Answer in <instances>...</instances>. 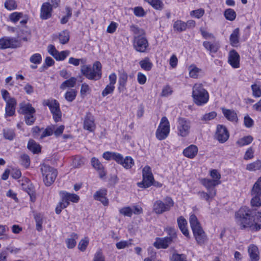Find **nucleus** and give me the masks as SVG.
<instances>
[{"label":"nucleus","instance_id":"nucleus-14","mask_svg":"<svg viewBox=\"0 0 261 261\" xmlns=\"http://www.w3.org/2000/svg\"><path fill=\"white\" fill-rule=\"evenodd\" d=\"M17 43L15 38L4 37L0 39V49L16 48L18 46Z\"/></svg>","mask_w":261,"mask_h":261},{"label":"nucleus","instance_id":"nucleus-45","mask_svg":"<svg viewBox=\"0 0 261 261\" xmlns=\"http://www.w3.org/2000/svg\"><path fill=\"white\" fill-rule=\"evenodd\" d=\"M253 141V138L251 136L244 137L237 142V144L240 146H243L249 144Z\"/></svg>","mask_w":261,"mask_h":261},{"label":"nucleus","instance_id":"nucleus-60","mask_svg":"<svg viewBox=\"0 0 261 261\" xmlns=\"http://www.w3.org/2000/svg\"><path fill=\"white\" fill-rule=\"evenodd\" d=\"M204 13V10L202 9H199L195 10H193L190 12V15L197 18L201 17Z\"/></svg>","mask_w":261,"mask_h":261},{"label":"nucleus","instance_id":"nucleus-26","mask_svg":"<svg viewBox=\"0 0 261 261\" xmlns=\"http://www.w3.org/2000/svg\"><path fill=\"white\" fill-rule=\"evenodd\" d=\"M177 224L179 228L184 236L188 237L189 236V231L187 228V220L182 216L179 217L177 219Z\"/></svg>","mask_w":261,"mask_h":261},{"label":"nucleus","instance_id":"nucleus-50","mask_svg":"<svg viewBox=\"0 0 261 261\" xmlns=\"http://www.w3.org/2000/svg\"><path fill=\"white\" fill-rule=\"evenodd\" d=\"M42 130V133L40 137V139H42L43 138L51 136L53 133V131L55 129L54 126H50V127H47L46 129H43V128H41Z\"/></svg>","mask_w":261,"mask_h":261},{"label":"nucleus","instance_id":"nucleus-37","mask_svg":"<svg viewBox=\"0 0 261 261\" xmlns=\"http://www.w3.org/2000/svg\"><path fill=\"white\" fill-rule=\"evenodd\" d=\"M102 156L107 160H114L116 162L120 159L119 153L114 152L106 151L103 153Z\"/></svg>","mask_w":261,"mask_h":261},{"label":"nucleus","instance_id":"nucleus-35","mask_svg":"<svg viewBox=\"0 0 261 261\" xmlns=\"http://www.w3.org/2000/svg\"><path fill=\"white\" fill-rule=\"evenodd\" d=\"M246 170L249 171H255L261 170V160H256L248 164L246 166Z\"/></svg>","mask_w":261,"mask_h":261},{"label":"nucleus","instance_id":"nucleus-7","mask_svg":"<svg viewBox=\"0 0 261 261\" xmlns=\"http://www.w3.org/2000/svg\"><path fill=\"white\" fill-rule=\"evenodd\" d=\"M170 132L169 122L166 117H163L161 120L160 123L156 129L155 136L158 139L162 140L165 139Z\"/></svg>","mask_w":261,"mask_h":261},{"label":"nucleus","instance_id":"nucleus-64","mask_svg":"<svg viewBox=\"0 0 261 261\" xmlns=\"http://www.w3.org/2000/svg\"><path fill=\"white\" fill-rule=\"evenodd\" d=\"M68 206V203L66 202L63 201V199L58 205L57 206L56 208V213L57 214H60L63 208H66Z\"/></svg>","mask_w":261,"mask_h":261},{"label":"nucleus","instance_id":"nucleus-18","mask_svg":"<svg viewBox=\"0 0 261 261\" xmlns=\"http://www.w3.org/2000/svg\"><path fill=\"white\" fill-rule=\"evenodd\" d=\"M173 241L167 237L164 238H158L153 243V246L158 248L166 249L172 243Z\"/></svg>","mask_w":261,"mask_h":261},{"label":"nucleus","instance_id":"nucleus-9","mask_svg":"<svg viewBox=\"0 0 261 261\" xmlns=\"http://www.w3.org/2000/svg\"><path fill=\"white\" fill-rule=\"evenodd\" d=\"M251 204L252 206L261 205V176L255 182L252 189Z\"/></svg>","mask_w":261,"mask_h":261},{"label":"nucleus","instance_id":"nucleus-48","mask_svg":"<svg viewBox=\"0 0 261 261\" xmlns=\"http://www.w3.org/2000/svg\"><path fill=\"white\" fill-rule=\"evenodd\" d=\"M165 230L169 235V237H167L174 242L177 238L176 230L172 227H167Z\"/></svg>","mask_w":261,"mask_h":261},{"label":"nucleus","instance_id":"nucleus-6","mask_svg":"<svg viewBox=\"0 0 261 261\" xmlns=\"http://www.w3.org/2000/svg\"><path fill=\"white\" fill-rule=\"evenodd\" d=\"M41 171L45 185L46 186H50L57 177V170L48 165L43 164L41 166Z\"/></svg>","mask_w":261,"mask_h":261},{"label":"nucleus","instance_id":"nucleus-2","mask_svg":"<svg viewBox=\"0 0 261 261\" xmlns=\"http://www.w3.org/2000/svg\"><path fill=\"white\" fill-rule=\"evenodd\" d=\"M101 68L100 62L96 61L93 64L92 67L90 65L82 66L81 71L88 80L97 81L101 77Z\"/></svg>","mask_w":261,"mask_h":261},{"label":"nucleus","instance_id":"nucleus-17","mask_svg":"<svg viewBox=\"0 0 261 261\" xmlns=\"http://www.w3.org/2000/svg\"><path fill=\"white\" fill-rule=\"evenodd\" d=\"M228 62L233 68H237L239 67L240 56L235 50L232 49L229 51Z\"/></svg>","mask_w":261,"mask_h":261},{"label":"nucleus","instance_id":"nucleus-25","mask_svg":"<svg viewBox=\"0 0 261 261\" xmlns=\"http://www.w3.org/2000/svg\"><path fill=\"white\" fill-rule=\"evenodd\" d=\"M107 191L105 189H102L97 191L94 195V198L95 200L100 201L104 205L108 204V199L106 197Z\"/></svg>","mask_w":261,"mask_h":261},{"label":"nucleus","instance_id":"nucleus-21","mask_svg":"<svg viewBox=\"0 0 261 261\" xmlns=\"http://www.w3.org/2000/svg\"><path fill=\"white\" fill-rule=\"evenodd\" d=\"M6 103V117L13 116L15 113V108L17 104L16 100L15 99H12Z\"/></svg>","mask_w":261,"mask_h":261},{"label":"nucleus","instance_id":"nucleus-56","mask_svg":"<svg viewBox=\"0 0 261 261\" xmlns=\"http://www.w3.org/2000/svg\"><path fill=\"white\" fill-rule=\"evenodd\" d=\"M121 214L127 217H131L133 214V210L129 206L124 207L119 210Z\"/></svg>","mask_w":261,"mask_h":261},{"label":"nucleus","instance_id":"nucleus-55","mask_svg":"<svg viewBox=\"0 0 261 261\" xmlns=\"http://www.w3.org/2000/svg\"><path fill=\"white\" fill-rule=\"evenodd\" d=\"M35 113H29L25 115V122L27 125H32L35 122L36 118L34 116Z\"/></svg>","mask_w":261,"mask_h":261},{"label":"nucleus","instance_id":"nucleus-30","mask_svg":"<svg viewBox=\"0 0 261 261\" xmlns=\"http://www.w3.org/2000/svg\"><path fill=\"white\" fill-rule=\"evenodd\" d=\"M19 113L24 115L29 113H35V109L30 103L21 102L19 104Z\"/></svg>","mask_w":261,"mask_h":261},{"label":"nucleus","instance_id":"nucleus-38","mask_svg":"<svg viewBox=\"0 0 261 261\" xmlns=\"http://www.w3.org/2000/svg\"><path fill=\"white\" fill-rule=\"evenodd\" d=\"M76 79L74 77H71L69 80H67L64 82L60 86V88L64 89L66 88H72L76 83Z\"/></svg>","mask_w":261,"mask_h":261},{"label":"nucleus","instance_id":"nucleus-8","mask_svg":"<svg viewBox=\"0 0 261 261\" xmlns=\"http://www.w3.org/2000/svg\"><path fill=\"white\" fill-rule=\"evenodd\" d=\"M43 105L48 107L56 122H58L61 120L62 113L60 109L59 103L57 100L55 99L45 100L43 102Z\"/></svg>","mask_w":261,"mask_h":261},{"label":"nucleus","instance_id":"nucleus-46","mask_svg":"<svg viewBox=\"0 0 261 261\" xmlns=\"http://www.w3.org/2000/svg\"><path fill=\"white\" fill-rule=\"evenodd\" d=\"M130 30L134 34V37L145 36V31L144 30L140 29L135 25L130 26Z\"/></svg>","mask_w":261,"mask_h":261},{"label":"nucleus","instance_id":"nucleus-27","mask_svg":"<svg viewBox=\"0 0 261 261\" xmlns=\"http://www.w3.org/2000/svg\"><path fill=\"white\" fill-rule=\"evenodd\" d=\"M91 162L93 168L98 171L100 177L102 178L105 176L106 174L103 170V166L99 160L95 157H93L91 159Z\"/></svg>","mask_w":261,"mask_h":261},{"label":"nucleus","instance_id":"nucleus-3","mask_svg":"<svg viewBox=\"0 0 261 261\" xmlns=\"http://www.w3.org/2000/svg\"><path fill=\"white\" fill-rule=\"evenodd\" d=\"M192 97L195 103L202 106L206 103L209 99L207 91L203 88L201 84H195L193 87Z\"/></svg>","mask_w":261,"mask_h":261},{"label":"nucleus","instance_id":"nucleus-61","mask_svg":"<svg viewBox=\"0 0 261 261\" xmlns=\"http://www.w3.org/2000/svg\"><path fill=\"white\" fill-rule=\"evenodd\" d=\"M134 14L137 17H143L145 15L144 9L141 7H136L134 8Z\"/></svg>","mask_w":261,"mask_h":261},{"label":"nucleus","instance_id":"nucleus-33","mask_svg":"<svg viewBox=\"0 0 261 261\" xmlns=\"http://www.w3.org/2000/svg\"><path fill=\"white\" fill-rule=\"evenodd\" d=\"M139 65L144 70L150 71L152 67V63L150 62V59L148 57L145 58L144 59L139 62Z\"/></svg>","mask_w":261,"mask_h":261},{"label":"nucleus","instance_id":"nucleus-44","mask_svg":"<svg viewBox=\"0 0 261 261\" xmlns=\"http://www.w3.org/2000/svg\"><path fill=\"white\" fill-rule=\"evenodd\" d=\"M69 50H63L61 52L57 51L54 57L57 61H63L70 55Z\"/></svg>","mask_w":261,"mask_h":261},{"label":"nucleus","instance_id":"nucleus-62","mask_svg":"<svg viewBox=\"0 0 261 261\" xmlns=\"http://www.w3.org/2000/svg\"><path fill=\"white\" fill-rule=\"evenodd\" d=\"M128 76L125 72H122L119 77V84L120 86H123L126 85L127 81Z\"/></svg>","mask_w":261,"mask_h":261},{"label":"nucleus","instance_id":"nucleus-12","mask_svg":"<svg viewBox=\"0 0 261 261\" xmlns=\"http://www.w3.org/2000/svg\"><path fill=\"white\" fill-rule=\"evenodd\" d=\"M133 46L140 53H145L149 46L147 39L145 36L134 37Z\"/></svg>","mask_w":261,"mask_h":261},{"label":"nucleus","instance_id":"nucleus-47","mask_svg":"<svg viewBox=\"0 0 261 261\" xmlns=\"http://www.w3.org/2000/svg\"><path fill=\"white\" fill-rule=\"evenodd\" d=\"M224 16L225 18L228 20L232 21L236 17V13L235 11L231 9H227L224 12Z\"/></svg>","mask_w":261,"mask_h":261},{"label":"nucleus","instance_id":"nucleus-42","mask_svg":"<svg viewBox=\"0 0 261 261\" xmlns=\"http://www.w3.org/2000/svg\"><path fill=\"white\" fill-rule=\"evenodd\" d=\"M4 137L7 140L12 141L15 137L14 130L10 128H4L3 130Z\"/></svg>","mask_w":261,"mask_h":261},{"label":"nucleus","instance_id":"nucleus-29","mask_svg":"<svg viewBox=\"0 0 261 261\" xmlns=\"http://www.w3.org/2000/svg\"><path fill=\"white\" fill-rule=\"evenodd\" d=\"M240 30L239 28H237L233 30L230 36L229 41L230 44L233 47H237L239 43Z\"/></svg>","mask_w":261,"mask_h":261},{"label":"nucleus","instance_id":"nucleus-43","mask_svg":"<svg viewBox=\"0 0 261 261\" xmlns=\"http://www.w3.org/2000/svg\"><path fill=\"white\" fill-rule=\"evenodd\" d=\"M156 10H162L163 8V3L160 0H144Z\"/></svg>","mask_w":261,"mask_h":261},{"label":"nucleus","instance_id":"nucleus-32","mask_svg":"<svg viewBox=\"0 0 261 261\" xmlns=\"http://www.w3.org/2000/svg\"><path fill=\"white\" fill-rule=\"evenodd\" d=\"M222 110L223 114L228 120L235 122L237 121V115L234 111L225 108H223Z\"/></svg>","mask_w":261,"mask_h":261},{"label":"nucleus","instance_id":"nucleus-28","mask_svg":"<svg viewBox=\"0 0 261 261\" xmlns=\"http://www.w3.org/2000/svg\"><path fill=\"white\" fill-rule=\"evenodd\" d=\"M197 147L194 145H191L184 150L183 154L185 156L192 159L195 156L197 153Z\"/></svg>","mask_w":261,"mask_h":261},{"label":"nucleus","instance_id":"nucleus-15","mask_svg":"<svg viewBox=\"0 0 261 261\" xmlns=\"http://www.w3.org/2000/svg\"><path fill=\"white\" fill-rule=\"evenodd\" d=\"M53 8L48 2L44 3L40 9V17L42 20H46L51 17Z\"/></svg>","mask_w":261,"mask_h":261},{"label":"nucleus","instance_id":"nucleus-22","mask_svg":"<svg viewBox=\"0 0 261 261\" xmlns=\"http://www.w3.org/2000/svg\"><path fill=\"white\" fill-rule=\"evenodd\" d=\"M120 159L117 161L118 164L121 165L124 168L126 169H130L134 165L133 159L129 156H127L125 158L123 155L119 153Z\"/></svg>","mask_w":261,"mask_h":261},{"label":"nucleus","instance_id":"nucleus-41","mask_svg":"<svg viewBox=\"0 0 261 261\" xmlns=\"http://www.w3.org/2000/svg\"><path fill=\"white\" fill-rule=\"evenodd\" d=\"M59 39L61 44L67 43L69 40V33L67 30H64L59 34Z\"/></svg>","mask_w":261,"mask_h":261},{"label":"nucleus","instance_id":"nucleus-4","mask_svg":"<svg viewBox=\"0 0 261 261\" xmlns=\"http://www.w3.org/2000/svg\"><path fill=\"white\" fill-rule=\"evenodd\" d=\"M189 221L197 243L199 244L204 243L206 240V236L196 216L194 214L191 215L190 217Z\"/></svg>","mask_w":261,"mask_h":261},{"label":"nucleus","instance_id":"nucleus-31","mask_svg":"<svg viewBox=\"0 0 261 261\" xmlns=\"http://www.w3.org/2000/svg\"><path fill=\"white\" fill-rule=\"evenodd\" d=\"M198 195L200 196L201 199L205 200L208 203H210L211 200L216 196V192L214 190H212L211 191L207 192L199 191L198 192Z\"/></svg>","mask_w":261,"mask_h":261},{"label":"nucleus","instance_id":"nucleus-20","mask_svg":"<svg viewBox=\"0 0 261 261\" xmlns=\"http://www.w3.org/2000/svg\"><path fill=\"white\" fill-rule=\"evenodd\" d=\"M201 184L204 186L207 190V192L214 190L216 192L215 187L221 184L220 181L217 180H213L208 178H203L201 180Z\"/></svg>","mask_w":261,"mask_h":261},{"label":"nucleus","instance_id":"nucleus-19","mask_svg":"<svg viewBox=\"0 0 261 261\" xmlns=\"http://www.w3.org/2000/svg\"><path fill=\"white\" fill-rule=\"evenodd\" d=\"M60 195L63 199V201L67 202L68 205L69 204V201L76 203L80 199L79 196L76 194L69 193L64 191H61L60 192Z\"/></svg>","mask_w":261,"mask_h":261},{"label":"nucleus","instance_id":"nucleus-58","mask_svg":"<svg viewBox=\"0 0 261 261\" xmlns=\"http://www.w3.org/2000/svg\"><path fill=\"white\" fill-rule=\"evenodd\" d=\"M41 60L42 58L39 54H34L31 57L30 59V61L31 63L36 64H40L41 62Z\"/></svg>","mask_w":261,"mask_h":261},{"label":"nucleus","instance_id":"nucleus-13","mask_svg":"<svg viewBox=\"0 0 261 261\" xmlns=\"http://www.w3.org/2000/svg\"><path fill=\"white\" fill-rule=\"evenodd\" d=\"M215 137L220 143L226 142L229 138V133L226 128L222 125H218Z\"/></svg>","mask_w":261,"mask_h":261},{"label":"nucleus","instance_id":"nucleus-34","mask_svg":"<svg viewBox=\"0 0 261 261\" xmlns=\"http://www.w3.org/2000/svg\"><path fill=\"white\" fill-rule=\"evenodd\" d=\"M173 28L174 31L182 32L186 30V22L178 20L173 23Z\"/></svg>","mask_w":261,"mask_h":261},{"label":"nucleus","instance_id":"nucleus-52","mask_svg":"<svg viewBox=\"0 0 261 261\" xmlns=\"http://www.w3.org/2000/svg\"><path fill=\"white\" fill-rule=\"evenodd\" d=\"M251 89L253 96L255 97H259L261 96V87L260 86L256 84L252 85Z\"/></svg>","mask_w":261,"mask_h":261},{"label":"nucleus","instance_id":"nucleus-11","mask_svg":"<svg viewBox=\"0 0 261 261\" xmlns=\"http://www.w3.org/2000/svg\"><path fill=\"white\" fill-rule=\"evenodd\" d=\"M178 135L182 137H187L190 133V121L186 118L179 117L177 120Z\"/></svg>","mask_w":261,"mask_h":261},{"label":"nucleus","instance_id":"nucleus-1","mask_svg":"<svg viewBox=\"0 0 261 261\" xmlns=\"http://www.w3.org/2000/svg\"><path fill=\"white\" fill-rule=\"evenodd\" d=\"M238 224L241 229L249 227L257 231L261 228V213L255 212L244 206L236 213Z\"/></svg>","mask_w":261,"mask_h":261},{"label":"nucleus","instance_id":"nucleus-5","mask_svg":"<svg viewBox=\"0 0 261 261\" xmlns=\"http://www.w3.org/2000/svg\"><path fill=\"white\" fill-rule=\"evenodd\" d=\"M174 201L170 197H166L164 201L156 200L153 205V212L158 214H162L164 212L169 211L174 205Z\"/></svg>","mask_w":261,"mask_h":261},{"label":"nucleus","instance_id":"nucleus-40","mask_svg":"<svg viewBox=\"0 0 261 261\" xmlns=\"http://www.w3.org/2000/svg\"><path fill=\"white\" fill-rule=\"evenodd\" d=\"M189 71L190 76L196 79L198 77V74L201 70L193 64L189 66Z\"/></svg>","mask_w":261,"mask_h":261},{"label":"nucleus","instance_id":"nucleus-23","mask_svg":"<svg viewBox=\"0 0 261 261\" xmlns=\"http://www.w3.org/2000/svg\"><path fill=\"white\" fill-rule=\"evenodd\" d=\"M248 252L251 261H258L259 259V252L257 247L251 244L248 247Z\"/></svg>","mask_w":261,"mask_h":261},{"label":"nucleus","instance_id":"nucleus-10","mask_svg":"<svg viewBox=\"0 0 261 261\" xmlns=\"http://www.w3.org/2000/svg\"><path fill=\"white\" fill-rule=\"evenodd\" d=\"M143 180L137 184L140 188H147L151 186L153 184L154 178L151 172V168L148 166H146L142 170Z\"/></svg>","mask_w":261,"mask_h":261},{"label":"nucleus","instance_id":"nucleus-36","mask_svg":"<svg viewBox=\"0 0 261 261\" xmlns=\"http://www.w3.org/2000/svg\"><path fill=\"white\" fill-rule=\"evenodd\" d=\"M77 235L75 233L71 234L70 238H68L66 240V243L68 248L72 249L76 245V240L77 239Z\"/></svg>","mask_w":261,"mask_h":261},{"label":"nucleus","instance_id":"nucleus-39","mask_svg":"<svg viewBox=\"0 0 261 261\" xmlns=\"http://www.w3.org/2000/svg\"><path fill=\"white\" fill-rule=\"evenodd\" d=\"M28 149L33 153H36L41 151L40 145L37 144L34 140H30L28 143Z\"/></svg>","mask_w":261,"mask_h":261},{"label":"nucleus","instance_id":"nucleus-49","mask_svg":"<svg viewBox=\"0 0 261 261\" xmlns=\"http://www.w3.org/2000/svg\"><path fill=\"white\" fill-rule=\"evenodd\" d=\"M4 6L6 9L10 11L17 8V4L15 0H6Z\"/></svg>","mask_w":261,"mask_h":261},{"label":"nucleus","instance_id":"nucleus-59","mask_svg":"<svg viewBox=\"0 0 261 261\" xmlns=\"http://www.w3.org/2000/svg\"><path fill=\"white\" fill-rule=\"evenodd\" d=\"M89 243V240L87 238H85L84 239H82L78 245V248L82 251H84Z\"/></svg>","mask_w":261,"mask_h":261},{"label":"nucleus","instance_id":"nucleus-16","mask_svg":"<svg viewBox=\"0 0 261 261\" xmlns=\"http://www.w3.org/2000/svg\"><path fill=\"white\" fill-rule=\"evenodd\" d=\"M95 128L94 119L90 113H87L84 121V128L89 132H93Z\"/></svg>","mask_w":261,"mask_h":261},{"label":"nucleus","instance_id":"nucleus-54","mask_svg":"<svg viewBox=\"0 0 261 261\" xmlns=\"http://www.w3.org/2000/svg\"><path fill=\"white\" fill-rule=\"evenodd\" d=\"M35 219L36 223V229L40 231L42 229V217L41 214H36L35 216Z\"/></svg>","mask_w":261,"mask_h":261},{"label":"nucleus","instance_id":"nucleus-24","mask_svg":"<svg viewBox=\"0 0 261 261\" xmlns=\"http://www.w3.org/2000/svg\"><path fill=\"white\" fill-rule=\"evenodd\" d=\"M203 45L207 50L212 53H216L220 48L219 43L216 41H205L203 42Z\"/></svg>","mask_w":261,"mask_h":261},{"label":"nucleus","instance_id":"nucleus-63","mask_svg":"<svg viewBox=\"0 0 261 261\" xmlns=\"http://www.w3.org/2000/svg\"><path fill=\"white\" fill-rule=\"evenodd\" d=\"M217 116L215 112H211L208 113L204 114L201 118V120L209 121L214 119Z\"/></svg>","mask_w":261,"mask_h":261},{"label":"nucleus","instance_id":"nucleus-57","mask_svg":"<svg viewBox=\"0 0 261 261\" xmlns=\"http://www.w3.org/2000/svg\"><path fill=\"white\" fill-rule=\"evenodd\" d=\"M115 86L112 85H108L102 92V96L105 97L107 95L112 93L114 90Z\"/></svg>","mask_w":261,"mask_h":261},{"label":"nucleus","instance_id":"nucleus-51","mask_svg":"<svg viewBox=\"0 0 261 261\" xmlns=\"http://www.w3.org/2000/svg\"><path fill=\"white\" fill-rule=\"evenodd\" d=\"M170 261H187L186 256L184 254L173 253L170 257Z\"/></svg>","mask_w":261,"mask_h":261},{"label":"nucleus","instance_id":"nucleus-53","mask_svg":"<svg viewBox=\"0 0 261 261\" xmlns=\"http://www.w3.org/2000/svg\"><path fill=\"white\" fill-rule=\"evenodd\" d=\"M76 92L74 89L67 91L65 94V99L68 101H72L75 98Z\"/></svg>","mask_w":261,"mask_h":261}]
</instances>
